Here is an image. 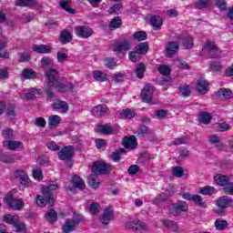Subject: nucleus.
Masks as SVG:
<instances>
[{"instance_id":"nucleus-1","label":"nucleus","mask_w":233,"mask_h":233,"mask_svg":"<svg viewBox=\"0 0 233 233\" xmlns=\"http://www.w3.org/2000/svg\"><path fill=\"white\" fill-rule=\"evenodd\" d=\"M57 188H59L57 183L44 186L42 187V195L36 196V205L38 207H46V203H48L49 207H54L55 200L52 191L57 190Z\"/></svg>"},{"instance_id":"nucleus-2","label":"nucleus","mask_w":233,"mask_h":233,"mask_svg":"<svg viewBox=\"0 0 233 233\" xmlns=\"http://www.w3.org/2000/svg\"><path fill=\"white\" fill-rule=\"evenodd\" d=\"M13 192H15V190L9 191L5 197L4 201L7 204L9 208H12L13 210H22L25 207V201L23 198H14Z\"/></svg>"},{"instance_id":"nucleus-3","label":"nucleus","mask_w":233,"mask_h":233,"mask_svg":"<svg viewBox=\"0 0 233 233\" xmlns=\"http://www.w3.org/2000/svg\"><path fill=\"white\" fill-rule=\"evenodd\" d=\"M91 170L93 174H96L97 176L108 174V172L112 171V166L105 162L96 161L93 164Z\"/></svg>"},{"instance_id":"nucleus-4","label":"nucleus","mask_w":233,"mask_h":233,"mask_svg":"<svg viewBox=\"0 0 233 233\" xmlns=\"http://www.w3.org/2000/svg\"><path fill=\"white\" fill-rule=\"evenodd\" d=\"M233 203L232 198L230 197H221L219 198V199L217 202V205L218 207V209L217 211V214H218V216H225V208H228V207H230Z\"/></svg>"},{"instance_id":"nucleus-5","label":"nucleus","mask_w":233,"mask_h":233,"mask_svg":"<svg viewBox=\"0 0 233 233\" xmlns=\"http://www.w3.org/2000/svg\"><path fill=\"white\" fill-rule=\"evenodd\" d=\"M75 34L77 37L88 39V37H92L94 30H92V28H90L88 25H79L75 27Z\"/></svg>"},{"instance_id":"nucleus-6","label":"nucleus","mask_w":233,"mask_h":233,"mask_svg":"<svg viewBox=\"0 0 233 233\" xmlns=\"http://www.w3.org/2000/svg\"><path fill=\"white\" fill-rule=\"evenodd\" d=\"M75 148L72 146L64 147L58 152V157L61 161H70L72 157H74Z\"/></svg>"},{"instance_id":"nucleus-7","label":"nucleus","mask_w":233,"mask_h":233,"mask_svg":"<svg viewBox=\"0 0 233 233\" xmlns=\"http://www.w3.org/2000/svg\"><path fill=\"white\" fill-rule=\"evenodd\" d=\"M81 221H83V218L67 219L62 227L63 232H65V233L73 232V230L76 228V227H77V225H79V223H81Z\"/></svg>"},{"instance_id":"nucleus-8","label":"nucleus","mask_w":233,"mask_h":233,"mask_svg":"<svg viewBox=\"0 0 233 233\" xmlns=\"http://www.w3.org/2000/svg\"><path fill=\"white\" fill-rule=\"evenodd\" d=\"M126 228L128 230H140V232H147L148 230V226L140 220L127 222Z\"/></svg>"},{"instance_id":"nucleus-9","label":"nucleus","mask_w":233,"mask_h":233,"mask_svg":"<svg viewBox=\"0 0 233 233\" xmlns=\"http://www.w3.org/2000/svg\"><path fill=\"white\" fill-rule=\"evenodd\" d=\"M154 94V87L150 84H147L141 91V97L144 103H152V96Z\"/></svg>"},{"instance_id":"nucleus-10","label":"nucleus","mask_w":233,"mask_h":233,"mask_svg":"<svg viewBox=\"0 0 233 233\" xmlns=\"http://www.w3.org/2000/svg\"><path fill=\"white\" fill-rule=\"evenodd\" d=\"M170 208L171 214H173V216H177L181 212H187V210H188V205L185 201H178L172 204Z\"/></svg>"},{"instance_id":"nucleus-11","label":"nucleus","mask_w":233,"mask_h":233,"mask_svg":"<svg viewBox=\"0 0 233 233\" xmlns=\"http://www.w3.org/2000/svg\"><path fill=\"white\" fill-rule=\"evenodd\" d=\"M112 219H114V209L107 207L100 217V222L102 225H108Z\"/></svg>"},{"instance_id":"nucleus-12","label":"nucleus","mask_w":233,"mask_h":233,"mask_svg":"<svg viewBox=\"0 0 233 233\" xmlns=\"http://www.w3.org/2000/svg\"><path fill=\"white\" fill-rule=\"evenodd\" d=\"M178 50L179 43L177 42H168L165 47L166 56H167V57H172L173 56H176Z\"/></svg>"},{"instance_id":"nucleus-13","label":"nucleus","mask_w":233,"mask_h":233,"mask_svg":"<svg viewBox=\"0 0 233 233\" xmlns=\"http://www.w3.org/2000/svg\"><path fill=\"white\" fill-rule=\"evenodd\" d=\"M93 114L96 117H103L105 116H108V106L106 105H97L96 106L93 107L92 109Z\"/></svg>"},{"instance_id":"nucleus-14","label":"nucleus","mask_w":233,"mask_h":233,"mask_svg":"<svg viewBox=\"0 0 233 233\" xmlns=\"http://www.w3.org/2000/svg\"><path fill=\"white\" fill-rule=\"evenodd\" d=\"M205 50H208L209 56L211 57H218L219 56V49H218V46H216V43L207 41L204 45Z\"/></svg>"},{"instance_id":"nucleus-15","label":"nucleus","mask_w":233,"mask_h":233,"mask_svg":"<svg viewBox=\"0 0 233 233\" xmlns=\"http://www.w3.org/2000/svg\"><path fill=\"white\" fill-rule=\"evenodd\" d=\"M130 48V42L128 40H123L113 46V51L120 54V52H127Z\"/></svg>"},{"instance_id":"nucleus-16","label":"nucleus","mask_w":233,"mask_h":233,"mask_svg":"<svg viewBox=\"0 0 233 233\" xmlns=\"http://www.w3.org/2000/svg\"><path fill=\"white\" fill-rule=\"evenodd\" d=\"M46 76L47 77V85H49V86H54L56 83H58L57 70L49 69V70H47Z\"/></svg>"},{"instance_id":"nucleus-17","label":"nucleus","mask_w":233,"mask_h":233,"mask_svg":"<svg viewBox=\"0 0 233 233\" xmlns=\"http://www.w3.org/2000/svg\"><path fill=\"white\" fill-rule=\"evenodd\" d=\"M123 146L125 148H131V150H134V148H137V139L134 136L124 137Z\"/></svg>"},{"instance_id":"nucleus-18","label":"nucleus","mask_w":233,"mask_h":233,"mask_svg":"<svg viewBox=\"0 0 233 233\" xmlns=\"http://www.w3.org/2000/svg\"><path fill=\"white\" fill-rule=\"evenodd\" d=\"M5 148L8 150H17V148H24L23 143L20 141L5 140L3 142Z\"/></svg>"},{"instance_id":"nucleus-19","label":"nucleus","mask_w":233,"mask_h":233,"mask_svg":"<svg viewBox=\"0 0 233 233\" xmlns=\"http://www.w3.org/2000/svg\"><path fill=\"white\" fill-rule=\"evenodd\" d=\"M197 90L199 94L208 92V82L205 78H199L197 82Z\"/></svg>"},{"instance_id":"nucleus-20","label":"nucleus","mask_w":233,"mask_h":233,"mask_svg":"<svg viewBox=\"0 0 233 233\" xmlns=\"http://www.w3.org/2000/svg\"><path fill=\"white\" fill-rule=\"evenodd\" d=\"M54 88H56V90H58V92H74V85L72 84H61L59 82H56L54 86Z\"/></svg>"},{"instance_id":"nucleus-21","label":"nucleus","mask_w":233,"mask_h":233,"mask_svg":"<svg viewBox=\"0 0 233 233\" xmlns=\"http://www.w3.org/2000/svg\"><path fill=\"white\" fill-rule=\"evenodd\" d=\"M53 108L60 110L63 114H66V112H68V104L63 100H56L53 104Z\"/></svg>"},{"instance_id":"nucleus-22","label":"nucleus","mask_w":233,"mask_h":233,"mask_svg":"<svg viewBox=\"0 0 233 233\" xmlns=\"http://www.w3.org/2000/svg\"><path fill=\"white\" fill-rule=\"evenodd\" d=\"M150 25L155 28V30H161V26L163 25V18L157 15H152L150 17Z\"/></svg>"},{"instance_id":"nucleus-23","label":"nucleus","mask_w":233,"mask_h":233,"mask_svg":"<svg viewBox=\"0 0 233 233\" xmlns=\"http://www.w3.org/2000/svg\"><path fill=\"white\" fill-rule=\"evenodd\" d=\"M93 79L98 81V83H105L108 79V75L103 71H93Z\"/></svg>"},{"instance_id":"nucleus-24","label":"nucleus","mask_w":233,"mask_h":233,"mask_svg":"<svg viewBox=\"0 0 233 233\" xmlns=\"http://www.w3.org/2000/svg\"><path fill=\"white\" fill-rule=\"evenodd\" d=\"M72 181L74 188H77L78 190H85V188L86 187V185L85 184L83 178L78 176L73 177Z\"/></svg>"},{"instance_id":"nucleus-25","label":"nucleus","mask_w":233,"mask_h":233,"mask_svg":"<svg viewBox=\"0 0 233 233\" xmlns=\"http://www.w3.org/2000/svg\"><path fill=\"white\" fill-rule=\"evenodd\" d=\"M136 116V111L132 110V109H123L120 113H119V118L120 119H132L133 117Z\"/></svg>"},{"instance_id":"nucleus-26","label":"nucleus","mask_w":233,"mask_h":233,"mask_svg":"<svg viewBox=\"0 0 233 233\" xmlns=\"http://www.w3.org/2000/svg\"><path fill=\"white\" fill-rule=\"evenodd\" d=\"M214 179L217 185H218L219 187H225L227 184L230 182V178L223 175H217L215 176Z\"/></svg>"},{"instance_id":"nucleus-27","label":"nucleus","mask_w":233,"mask_h":233,"mask_svg":"<svg viewBox=\"0 0 233 233\" xmlns=\"http://www.w3.org/2000/svg\"><path fill=\"white\" fill-rule=\"evenodd\" d=\"M193 202L197 207L200 208H208V205L207 204V200L203 199V198L199 195H194Z\"/></svg>"},{"instance_id":"nucleus-28","label":"nucleus","mask_w":233,"mask_h":233,"mask_svg":"<svg viewBox=\"0 0 233 233\" xmlns=\"http://www.w3.org/2000/svg\"><path fill=\"white\" fill-rule=\"evenodd\" d=\"M21 76L23 79H35L37 74L33 69L25 68L22 71Z\"/></svg>"},{"instance_id":"nucleus-29","label":"nucleus","mask_w":233,"mask_h":233,"mask_svg":"<svg viewBox=\"0 0 233 233\" xmlns=\"http://www.w3.org/2000/svg\"><path fill=\"white\" fill-rule=\"evenodd\" d=\"M59 5L61 8L66 10V12H68V14H76V10L70 7L72 5V2L70 0H60Z\"/></svg>"},{"instance_id":"nucleus-30","label":"nucleus","mask_w":233,"mask_h":233,"mask_svg":"<svg viewBox=\"0 0 233 233\" xmlns=\"http://www.w3.org/2000/svg\"><path fill=\"white\" fill-rule=\"evenodd\" d=\"M72 41V35L70 32L64 30L61 32L59 36V42L63 43V45H66V43H70Z\"/></svg>"},{"instance_id":"nucleus-31","label":"nucleus","mask_w":233,"mask_h":233,"mask_svg":"<svg viewBox=\"0 0 233 233\" xmlns=\"http://www.w3.org/2000/svg\"><path fill=\"white\" fill-rule=\"evenodd\" d=\"M137 137H145V136H148L150 134V129H148L146 126H139L135 131Z\"/></svg>"},{"instance_id":"nucleus-32","label":"nucleus","mask_w":233,"mask_h":233,"mask_svg":"<svg viewBox=\"0 0 233 233\" xmlns=\"http://www.w3.org/2000/svg\"><path fill=\"white\" fill-rule=\"evenodd\" d=\"M99 177L96 174L94 173L88 177V185L92 188H97V187H99Z\"/></svg>"},{"instance_id":"nucleus-33","label":"nucleus","mask_w":233,"mask_h":233,"mask_svg":"<svg viewBox=\"0 0 233 233\" xmlns=\"http://www.w3.org/2000/svg\"><path fill=\"white\" fill-rule=\"evenodd\" d=\"M16 6H35L37 0H15Z\"/></svg>"},{"instance_id":"nucleus-34","label":"nucleus","mask_w":233,"mask_h":233,"mask_svg":"<svg viewBox=\"0 0 233 233\" xmlns=\"http://www.w3.org/2000/svg\"><path fill=\"white\" fill-rule=\"evenodd\" d=\"M136 51H137V54L145 56V54H147V52H148V43H147V42L139 43L137 46Z\"/></svg>"},{"instance_id":"nucleus-35","label":"nucleus","mask_w":233,"mask_h":233,"mask_svg":"<svg viewBox=\"0 0 233 233\" xmlns=\"http://www.w3.org/2000/svg\"><path fill=\"white\" fill-rule=\"evenodd\" d=\"M3 219H4L5 223H8L9 225H13V227L15 226V224L19 223V217L18 216L5 215Z\"/></svg>"},{"instance_id":"nucleus-36","label":"nucleus","mask_w":233,"mask_h":233,"mask_svg":"<svg viewBox=\"0 0 233 233\" xmlns=\"http://www.w3.org/2000/svg\"><path fill=\"white\" fill-rule=\"evenodd\" d=\"M46 218L48 223H56V221H57V212L54 209H50L46 212Z\"/></svg>"},{"instance_id":"nucleus-37","label":"nucleus","mask_w":233,"mask_h":233,"mask_svg":"<svg viewBox=\"0 0 233 233\" xmlns=\"http://www.w3.org/2000/svg\"><path fill=\"white\" fill-rule=\"evenodd\" d=\"M33 50L35 52H37L38 54H48L50 53V50L52 48L48 46L41 45V46H35Z\"/></svg>"},{"instance_id":"nucleus-38","label":"nucleus","mask_w":233,"mask_h":233,"mask_svg":"<svg viewBox=\"0 0 233 233\" xmlns=\"http://www.w3.org/2000/svg\"><path fill=\"white\" fill-rule=\"evenodd\" d=\"M199 194H202V196H212L214 192H216V189L213 187L206 186L204 187L199 188Z\"/></svg>"},{"instance_id":"nucleus-39","label":"nucleus","mask_w":233,"mask_h":233,"mask_svg":"<svg viewBox=\"0 0 233 233\" xmlns=\"http://www.w3.org/2000/svg\"><path fill=\"white\" fill-rule=\"evenodd\" d=\"M228 227V222L220 218H217L215 221V228L217 230H225Z\"/></svg>"},{"instance_id":"nucleus-40","label":"nucleus","mask_w":233,"mask_h":233,"mask_svg":"<svg viewBox=\"0 0 233 233\" xmlns=\"http://www.w3.org/2000/svg\"><path fill=\"white\" fill-rule=\"evenodd\" d=\"M122 23H121V17L119 16H116L115 18H113L109 24V28L110 30H116V28H119V26H121Z\"/></svg>"},{"instance_id":"nucleus-41","label":"nucleus","mask_w":233,"mask_h":233,"mask_svg":"<svg viewBox=\"0 0 233 233\" xmlns=\"http://www.w3.org/2000/svg\"><path fill=\"white\" fill-rule=\"evenodd\" d=\"M163 225L167 227V228H170L173 232H177L178 227L177 223L173 220H163Z\"/></svg>"},{"instance_id":"nucleus-42","label":"nucleus","mask_w":233,"mask_h":233,"mask_svg":"<svg viewBox=\"0 0 233 233\" xmlns=\"http://www.w3.org/2000/svg\"><path fill=\"white\" fill-rule=\"evenodd\" d=\"M61 123V116L57 115H54L52 116H49L48 118V125L50 127H57Z\"/></svg>"},{"instance_id":"nucleus-43","label":"nucleus","mask_w":233,"mask_h":233,"mask_svg":"<svg viewBox=\"0 0 233 233\" xmlns=\"http://www.w3.org/2000/svg\"><path fill=\"white\" fill-rule=\"evenodd\" d=\"M147 37V32L145 31H138L134 33L133 39L135 41H145Z\"/></svg>"},{"instance_id":"nucleus-44","label":"nucleus","mask_w":233,"mask_h":233,"mask_svg":"<svg viewBox=\"0 0 233 233\" xmlns=\"http://www.w3.org/2000/svg\"><path fill=\"white\" fill-rule=\"evenodd\" d=\"M35 96H41L40 89L30 88L29 92L25 94L26 99H35Z\"/></svg>"},{"instance_id":"nucleus-45","label":"nucleus","mask_w":233,"mask_h":233,"mask_svg":"<svg viewBox=\"0 0 233 233\" xmlns=\"http://www.w3.org/2000/svg\"><path fill=\"white\" fill-rule=\"evenodd\" d=\"M145 70H146L145 64H139L137 66L135 73H136L137 77H138V79H143V77L145 76Z\"/></svg>"},{"instance_id":"nucleus-46","label":"nucleus","mask_w":233,"mask_h":233,"mask_svg":"<svg viewBox=\"0 0 233 233\" xmlns=\"http://www.w3.org/2000/svg\"><path fill=\"white\" fill-rule=\"evenodd\" d=\"M218 96H222L224 99H231L232 91L230 89L222 88L218 91Z\"/></svg>"},{"instance_id":"nucleus-47","label":"nucleus","mask_w":233,"mask_h":233,"mask_svg":"<svg viewBox=\"0 0 233 233\" xmlns=\"http://www.w3.org/2000/svg\"><path fill=\"white\" fill-rule=\"evenodd\" d=\"M98 132L105 134L106 136H110V134L114 132V129H112L110 126H99Z\"/></svg>"},{"instance_id":"nucleus-48","label":"nucleus","mask_w":233,"mask_h":233,"mask_svg":"<svg viewBox=\"0 0 233 233\" xmlns=\"http://www.w3.org/2000/svg\"><path fill=\"white\" fill-rule=\"evenodd\" d=\"M0 159L3 161V163H14L15 157L13 155L2 154Z\"/></svg>"},{"instance_id":"nucleus-49","label":"nucleus","mask_w":233,"mask_h":233,"mask_svg":"<svg viewBox=\"0 0 233 233\" xmlns=\"http://www.w3.org/2000/svg\"><path fill=\"white\" fill-rule=\"evenodd\" d=\"M210 0H198L195 4V7L198 8V10H203V8H207L208 5H210Z\"/></svg>"},{"instance_id":"nucleus-50","label":"nucleus","mask_w":233,"mask_h":233,"mask_svg":"<svg viewBox=\"0 0 233 233\" xmlns=\"http://www.w3.org/2000/svg\"><path fill=\"white\" fill-rule=\"evenodd\" d=\"M182 46L186 49L192 48V46H194V39L192 36L186 37L182 43Z\"/></svg>"},{"instance_id":"nucleus-51","label":"nucleus","mask_w":233,"mask_h":233,"mask_svg":"<svg viewBox=\"0 0 233 233\" xmlns=\"http://www.w3.org/2000/svg\"><path fill=\"white\" fill-rule=\"evenodd\" d=\"M200 121L204 125H208L212 121V116H210V114L204 112L200 115Z\"/></svg>"},{"instance_id":"nucleus-52","label":"nucleus","mask_w":233,"mask_h":233,"mask_svg":"<svg viewBox=\"0 0 233 233\" xmlns=\"http://www.w3.org/2000/svg\"><path fill=\"white\" fill-rule=\"evenodd\" d=\"M121 154H125V149L124 148H120L115 152H113L111 157L113 159V161H120L121 159Z\"/></svg>"},{"instance_id":"nucleus-53","label":"nucleus","mask_w":233,"mask_h":233,"mask_svg":"<svg viewBox=\"0 0 233 233\" xmlns=\"http://www.w3.org/2000/svg\"><path fill=\"white\" fill-rule=\"evenodd\" d=\"M188 139L187 138V137H181L178 138H175L172 142L171 145H175L176 147H177L178 145H187Z\"/></svg>"},{"instance_id":"nucleus-54","label":"nucleus","mask_w":233,"mask_h":233,"mask_svg":"<svg viewBox=\"0 0 233 233\" xmlns=\"http://www.w3.org/2000/svg\"><path fill=\"white\" fill-rule=\"evenodd\" d=\"M172 174L176 177H183V174H185V171L181 167H175L172 168Z\"/></svg>"},{"instance_id":"nucleus-55","label":"nucleus","mask_w":233,"mask_h":233,"mask_svg":"<svg viewBox=\"0 0 233 233\" xmlns=\"http://www.w3.org/2000/svg\"><path fill=\"white\" fill-rule=\"evenodd\" d=\"M104 65L107 68H115L116 67V60L113 57H108L104 60Z\"/></svg>"},{"instance_id":"nucleus-56","label":"nucleus","mask_w":233,"mask_h":233,"mask_svg":"<svg viewBox=\"0 0 233 233\" xmlns=\"http://www.w3.org/2000/svg\"><path fill=\"white\" fill-rule=\"evenodd\" d=\"M179 92L181 94V96H183L184 97H188V96H190V86H182L179 87Z\"/></svg>"},{"instance_id":"nucleus-57","label":"nucleus","mask_w":233,"mask_h":233,"mask_svg":"<svg viewBox=\"0 0 233 233\" xmlns=\"http://www.w3.org/2000/svg\"><path fill=\"white\" fill-rule=\"evenodd\" d=\"M46 145L48 150H51L52 152H57L58 150L61 149V147L58 145H56V143L54 141L47 142Z\"/></svg>"},{"instance_id":"nucleus-58","label":"nucleus","mask_w":233,"mask_h":233,"mask_svg":"<svg viewBox=\"0 0 233 233\" xmlns=\"http://www.w3.org/2000/svg\"><path fill=\"white\" fill-rule=\"evenodd\" d=\"M33 177L37 181H41V179H43V171L41 170V168H35L33 170Z\"/></svg>"},{"instance_id":"nucleus-59","label":"nucleus","mask_w":233,"mask_h":233,"mask_svg":"<svg viewBox=\"0 0 233 233\" xmlns=\"http://www.w3.org/2000/svg\"><path fill=\"white\" fill-rule=\"evenodd\" d=\"M19 183H21L23 187H32V180H30V177H28V174L22 177V179L19 180Z\"/></svg>"},{"instance_id":"nucleus-60","label":"nucleus","mask_w":233,"mask_h":233,"mask_svg":"<svg viewBox=\"0 0 233 233\" xmlns=\"http://www.w3.org/2000/svg\"><path fill=\"white\" fill-rule=\"evenodd\" d=\"M120 10H123V5L121 4H115L111 6L108 10L109 14H117Z\"/></svg>"},{"instance_id":"nucleus-61","label":"nucleus","mask_w":233,"mask_h":233,"mask_svg":"<svg viewBox=\"0 0 233 233\" xmlns=\"http://www.w3.org/2000/svg\"><path fill=\"white\" fill-rule=\"evenodd\" d=\"M54 61L52 60V58L48 57V56H44L41 59V65L43 67H46V66H51V65H53Z\"/></svg>"},{"instance_id":"nucleus-62","label":"nucleus","mask_w":233,"mask_h":233,"mask_svg":"<svg viewBox=\"0 0 233 233\" xmlns=\"http://www.w3.org/2000/svg\"><path fill=\"white\" fill-rule=\"evenodd\" d=\"M26 175H27L26 171H25V170H23V169H17V170H15V173H14L15 177L16 179H18V181H20V179H23V177H24L25 176H26Z\"/></svg>"},{"instance_id":"nucleus-63","label":"nucleus","mask_w":233,"mask_h":233,"mask_svg":"<svg viewBox=\"0 0 233 233\" xmlns=\"http://www.w3.org/2000/svg\"><path fill=\"white\" fill-rule=\"evenodd\" d=\"M13 227L15 232H25V230H26V225H25L24 223L16 222Z\"/></svg>"},{"instance_id":"nucleus-64","label":"nucleus","mask_w":233,"mask_h":233,"mask_svg":"<svg viewBox=\"0 0 233 233\" xmlns=\"http://www.w3.org/2000/svg\"><path fill=\"white\" fill-rule=\"evenodd\" d=\"M224 192L226 194H233V183L232 182H228L225 187H224Z\"/></svg>"}]
</instances>
